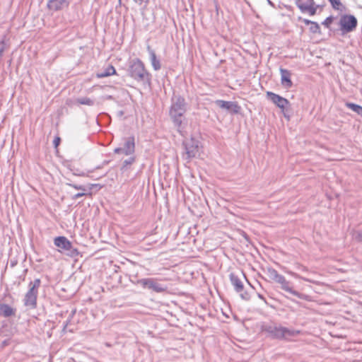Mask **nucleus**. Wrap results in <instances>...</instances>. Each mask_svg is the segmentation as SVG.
<instances>
[{
  "label": "nucleus",
  "mask_w": 362,
  "mask_h": 362,
  "mask_svg": "<svg viewBox=\"0 0 362 362\" xmlns=\"http://www.w3.org/2000/svg\"><path fill=\"white\" fill-rule=\"evenodd\" d=\"M134 162V158H130L129 160H124V165L126 166L127 165H131Z\"/></svg>",
  "instance_id": "a878e982"
},
{
  "label": "nucleus",
  "mask_w": 362,
  "mask_h": 362,
  "mask_svg": "<svg viewBox=\"0 0 362 362\" xmlns=\"http://www.w3.org/2000/svg\"><path fill=\"white\" fill-rule=\"evenodd\" d=\"M346 107L353 110L354 112H356L359 115H362V107L354 104V103H346Z\"/></svg>",
  "instance_id": "6ab92c4d"
},
{
  "label": "nucleus",
  "mask_w": 362,
  "mask_h": 362,
  "mask_svg": "<svg viewBox=\"0 0 362 362\" xmlns=\"http://www.w3.org/2000/svg\"><path fill=\"white\" fill-rule=\"evenodd\" d=\"M77 103L85 105H92L93 104V100L90 98L86 97L78 99Z\"/></svg>",
  "instance_id": "412c9836"
},
{
  "label": "nucleus",
  "mask_w": 362,
  "mask_h": 362,
  "mask_svg": "<svg viewBox=\"0 0 362 362\" xmlns=\"http://www.w3.org/2000/svg\"><path fill=\"white\" fill-rule=\"evenodd\" d=\"M298 20L302 21L306 25H310L309 30L312 33H314V34H320L321 33L320 27L317 23L311 21L310 20L305 19V18L303 19L301 17H299Z\"/></svg>",
  "instance_id": "ddd939ff"
},
{
  "label": "nucleus",
  "mask_w": 362,
  "mask_h": 362,
  "mask_svg": "<svg viewBox=\"0 0 362 362\" xmlns=\"http://www.w3.org/2000/svg\"><path fill=\"white\" fill-rule=\"evenodd\" d=\"M299 330L289 329L284 327H274L269 330L271 335L278 339L290 340L300 334Z\"/></svg>",
  "instance_id": "20e7f679"
},
{
  "label": "nucleus",
  "mask_w": 362,
  "mask_h": 362,
  "mask_svg": "<svg viewBox=\"0 0 362 362\" xmlns=\"http://www.w3.org/2000/svg\"><path fill=\"white\" fill-rule=\"evenodd\" d=\"M94 187H99V189H100V188H101V186H100L98 184H90V186H89V187H88V189H89V190H91Z\"/></svg>",
  "instance_id": "bb28decb"
},
{
  "label": "nucleus",
  "mask_w": 362,
  "mask_h": 362,
  "mask_svg": "<svg viewBox=\"0 0 362 362\" xmlns=\"http://www.w3.org/2000/svg\"><path fill=\"white\" fill-rule=\"evenodd\" d=\"M186 150H187V151H186L187 154L188 155V156L189 158L194 157L197 152V146H195L192 150H189V148H187Z\"/></svg>",
  "instance_id": "4be33fe9"
},
{
  "label": "nucleus",
  "mask_w": 362,
  "mask_h": 362,
  "mask_svg": "<svg viewBox=\"0 0 362 362\" xmlns=\"http://www.w3.org/2000/svg\"><path fill=\"white\" fill-rule=\"evenodd\" d=\"M131 76L136 80H143L146 75V71L145 69L144 64L143 62L136 59L133 62L130 66Z\"/></svg>",
  "instance_id": "423d86ee"
},
{
  "label": "nucleus",
  "mask_w": 362,
  "mask_h": 362,
  "mask_svg": "<svg viewBox=\"0 0 362 362\" xmlns=\"http://www.w3.org/2000/svg\"><path fill=\"white\" fill-rule=\"evenodd\" d=\"M139 283L143 288L151 289L156 293H162L165 291V287L162 286L153 279H142L139 280Z\"/></svg>",
  "instance_id": "6e6552de"
},
{
  "label": "nucleus",
  "mask_w": 362,
  "mask_h": 362,
  "mask_svg": "<svg viewBox=\"0 0 362 362\" xmlns=\"http://www.w3.org/2000/svg\"><path fill=\"white\" fill-rule=\"evenodd\" d=\"M332 4V7L335 9H339L341 6V2L339 0H328Z\"/></svg>",
  "instance_id": "b1692460"
},
{
  "label": "nucleus",
  "mask_w": 362,
  "mask_h": 362,
  "mask_svg": "<svg viewBox=\"0 0 362 362\" xmlns=\"http://www.w3.org/2000/svg\"><path fill=\"white\" fill-rule=\"evenodd\" d=\"M216 103L222 109L230 110L233 107L235 109L240 108V107L238 105V104L232 103V102L219 100L216 101Z\"/></svg>",
  "instance_id": "dca6fc26"
},
{
  "label": "nucleus",
  "mask_w": 362,
  "mask_h": 362,
  "mask_svg": "<svg viewBox=\"0 0 362 362\" xmlns=\"http://www.w3.org/2000/svg\"><path fill=\"white\" fill-rule=\"evenodd\" d=\"M150 57H151V64L153 66V67L154 68L155 70H158L160 69V62L159 60L157 59L156 57V53L152 51L151 53H150Z\"/></svg>",
  "instance_id": "a211bd4d"
},
{
  "label": "nucleus",
  "mask_w": 362,
  "mask_h": 362,
  "mask_svg": "<svg viewBox=\"0 0 362 362\" xmlns=\"http://www.w3.org/2000/svg\"><path fill=\"white\" fill-rule=\"evenodd\" d=\"M134 151V141L132 138L125 143L124 148H117L115 149L116 153H124L125 155L132 154Z\"/></svg>",
  "instance_id": "9b49d317"
},
{
  "label": "nucleus",
  "mask_w": 362,
  "mask_h": 362,
  "mask_svg": "<svg viewBox=\"0 0 362 362\" xmlns=\"http://www.w3.org/2000/svg\"><path fill=\"white\" fill-rule=\"evenodd\" d=\"M40 279H35L29 284V290L25 295L24 304L30 308L35 309L37 307L38 288L40 286Z\"/></svg>",
  "instance_id": "f03ea898"
},
{
  "label": "nucleus",
  "mask_w": 362,
  "mask_h": 362,
  "mask_svg": "<svg viewBox=\"0 0 362 362\" xmlns=\"http://www.w3.org/2000/svg\"><path fill=\"white\" fill-rule=\"evenodd\" d=\"M69 186L76 189H78V190H81V193H77L76 194L74 195V199H78L79 197H81L83 196H85V195H90L91 196L92 195V193L91 192H87V189L83 187V186H81V185H75V184H69Z\"/></svg>",
  "instance_id": "f3484780"
},
{
  "label": "nucleus",
  "mask_w": 362,
  "mask_h": 362,
  "mask_svg": "<svg viewBox=\"0 0 362 362\" xmlns=\"http://www.w3.org/2000/svg\"><path fill=\"white\" fill-rule=\"evenodd\" d=\"M232 283H233V285L234 286L237 292H240L243 291V284L241 282V281L239 280L238 278H233Z\"/></svg>",
  "instance_id": "aec40b11"
},
{
  "label": "nucleus",
  "mask_w": 362,
  "mask_h": 362,
  "mask_svg": "<svg viewBox=\"0 0 362 362\" xmlns=\"http://www.w3.org/2000/svg\"><path fill=\"white\" fill-rule=\"evenodd\" d=\"M269 276L270 279L281 284V288L297 297H300V293L296 291H294L288 281H286L285 277L281 274H279L275 269H271L268 270Z\"/></svg>",
  "instance_id": "7ed1b4c3"
},
{
  "label": "nucleus",
  "mask_w": 362,
  "mask_h": 362,
  "mask_svg": "<svg viewBox=\"0 0 362 362\" xmlns=\"http://www.w3.org/2000/svg\"><path fill=\"white\" fill-rule=\"evenodd\" d=\"M54 243L57 247L64 250H70L72 248V243L64 236L55 238Z\"/></svg>",
  "instance_id": "9d476101"
},
{
  "label": "nucleus",
  "mask_w": 362,
  "mask_h": 362,
  "mask_svg": "<svg viewBox=\"0 0 362 362\" xmlns=\"http://www.w3.org/2000/svg\"><path fill=\"white\" fill-rule=\"evenodd\" d=\"M53 1V0H49V4H51Z\"/></svg>",
  "instance_id": "cd10ccee"
},
{
  "label": "nucleus",
  "mask_w": 362,
  "mask_h": 362,
  "mask_svg": "<svg viewBox=\"0 0 362 362\" xmlns=\"http://www.w3.org/2000/svg\"><path fill=\"white\" fill-rule=\"evenodd\" d=\"M357 23V19L354 16L344 15L340 18V29L344 33H350L356 28Z\"/></svg>",
  "instance_id": "39448f33"
},
{
  "label": "nucleus",
  "mask_w": 362,
  "mask_h": 362,
  "mask_svg": "<svg viewBox=\"0 0 362 362\" xmlns=\"http://www.w3.org/2000/svg\"><path fill=\"white\" fill-rule=\"evenodd\" d=\"M116 74L117 71L115 68L112 65H108L103 72L98 73L96 74V77L98 78H102Z\"/></svg>",
  "instance_id": "4468645a"
},
{
  "label": "nucleus",
  "mask_w": 362,
  "mask_h": 362,
  "mask_svg": "<svg viewBox=\"0 0 362 362\" xmlns=\"http://www.w3.org/2000/svg\"><path fill=\"white\" fill-rule=\"evenodd\" d=\"M185 105V100L180 97L171 105L170 116L177 127L182 124V117L186 112Z\"/></svg>",
  "instance_id": "f257e3e1"
},
{
  "label": "nucleus",
  "mask_w": 362,
  "mask_h": 362,
  "mask_svg": "<svg viewBox=\"0 0 362 362\" xmlns=\"http://www.w3.org/2000/svg\"><path fill=\"white\" fill-rule=\"evenodd\" d=\"M0 314L4 317H10L15 315V310L7 304H1Z\"/></svg>",
  "instance_id": "2eb2a0df"
},
{
  "label": "nucleus",
  "mask_w": 362,
  "mask_h": 362,
  "mask_svg": "<svg viewBox=\"0 0 362 362\" xmlns=\"http://www.w3.org/2000/svg\"><path fill=\"white\" fill-rule=\"evenodd\" d=\"M332 22H333V17L329 16L322 22V25H325L326 28H329V26L332 23Z\"/></svg>",
  "instance_id": "5701e85b"
},
{
  "label": "nucleus",
  "mask_w": 362,
  "mask_h": 362,
  "mask_svg": "<svg viewBox=\"0 0 362 362\" xmlns=\"http://www.w3.org/2000/svg\"><path fill=\"white\" fill-rule=\"evenodd\" d=\"M281 72V84L286 87L291 88L293 85L292 81L291 80V73L289 71L284 69H280Z\"/></svg>",
  "instance_id": "f8f14e48"
},
{
  "label": "nucleus",
  "mask_w": 362,
  "mask_h": 362,
  "mask_svg": "<svg viewBox=\"0 0 362 362\" xmlns=\"http://www.w3.org/2000/svg\"><path fill=\"white\" fill-rule=\"evenodd\" d=\"M267 95L271 99V100L282 111H284L286 106L289 104L287 99L275 94L272 92H267Z\"/></svg>",
  "instance_id": "1a4fd4ad"
},
{
  "label": "nucleus",
  "mask_w": 362,
  "mask_h": 362,
  "mask_svg": "<svg viewBox=\"0 0 362 362\" xmlns=\"http://www.w3.org/2000/svg\"><path fill=\"white\" fill-rule=\"evenodd\" d=\"M61 139L59 136H56L53 141V144L55 148H57L60 144Z\"/></svg>",
  "instance_id": "393cba45"
},
{
  "label": "nucleus",
  "mask_w": 362,
  "mask_h": 362,
  "mask_svg": "<svg viewBox=\"0 0 362 362\" xmlns=\"http://www.w3.org/2000/svg\"><path fill=\"white\" fill-rule=\"evenodd\" d=\"M296 4L303 13H308L310 16L316 13L317 6L314 0H296Z\"/></svg>",
  "instance_id": "0eeeda50"
}]
</instances>
